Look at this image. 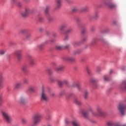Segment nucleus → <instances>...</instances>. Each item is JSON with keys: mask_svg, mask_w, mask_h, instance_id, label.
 <instances>
[{"mask_svg": "<svg viewBox=\"0 0 126 126\" xmlns=\"http://www.w3.org/2000/svg\"><path fill=\"white\" fill-rule=\"evenodd\" d=\"M38 48L39 50H42L43 49V48L44 47V45L43 44H40L39 45H38Z\"/></svg>", "mask_w": 126, "mask_h": 126, "instance_id": "obj_35", "label": "nucleus"}, {"mask_svg": "<svg viewBox=\"0 0 126 126\" xmlns=\"http://www.w3.org/2000/svg\"><path fill=\"white\" fill-rule=\"evenodd\" d=\"M1 114L3 120L5 121V122L8 123V124H10V123L12 122V119L11 118V116H10V115L8 114V113H6L5 111H1Z\"/></svg>", "mask_w": 126, "mask_h": 126, "instance_id": "obj_2", "label": "nucleus"}, {"mask_svg": "<svg viewBox=\"0 0 126 126\" xmlns=\"http://www.w3.org/2000/svg\"><path fill=\"white\" fill-rule=\"evenodd\" d=\"M17 5H18V6L20 7V6H21L22 5V4L21 3V2H18L17 3Z\"/></svg>", "mask_w": 126, "mask_h": 126, "instance_id": "obj_51", "label": "nucleus"}, {"mask_svg": "<svg viewBox=\"0 0 126 126\" xmlns=\"http://www.w3.org/2000/svg\"><path fill=\"white\" fill-rule=\"evenodd\" d=\"M18 103L22 106L26 105V104H27V100H26V98H25L24 96L21 95L19 98Z\"/></svg>", "mask_w": 126, "mask_h": 126, "instance_id": "obj_6", "label": "nucleus"}, {"mask_svg": "<svg viewBox=\"0 0 126 126\" xmlns=\"http://www.w3.org/2000/svg\"><path fill=\"white\" fill-rule=\"evenodd\" d=\"M108 6L110 7V8H116V5L113 3H110L108 5Z\"/></svg>", "mask_w": 126, "mask_h": 126, "instance_id": "obj_22", "label": "nucleus"}, {"mask_svg": "<svg viewBox=\"0 0 126 126\" xmlns=\"http://www.w3.org/2000/svg\"><path fill=\"white\" fill-rule=\"evenodd\" d=\"M91 31H92V32H94L96 31V27H91Z\"/></svg>", "mask_w": 126, "mask_h": 126, "instance_id": "obj_34", "label": "nucleus"}, {"mask_svg": "<svg viewBox=\"0 0 126 126\" xmlns=\"http://www.w3.org/2000/svg\"><path fill=\"white\" fill-rule=\"evenodd\" d=\"M106 31H110V29H106Z\"/></svg>", "mask_w": 126, "mask_h": 126, "instance_id": "obj_59", "label": "nucleus"}, {"mask_svg": "<svg viewBox=\"0 0 126 126\" xmlns=\"http://www.w3.org/2000/svg\"><path fill=\"white\" fill-rule=\"evenodd\" d=\"M47 19H48V22L49 23H51L53 22V21H54V18H53L52 17H48L47 18Z\"/></svg>", "mask_w": 126, "mask_h": 126, "instance_id": "obj_23", "label": "nucleus"}, {"mask_svg": "<svg viewBox=\"0 0 126 126\" xmlns=\"http://www.w3.org/2000/svg\"><path fill=\"white\" fill-rule=\"evenodd\" d=\"M96 42H97V39H96V38H94L92 41V44L94 45Z\"/></svg>", "mask_w": 126, "mask_h": 126, "instance_id": "obj_38", "label": "nucleus"}, {"mask_svg": "<svg viewBox=\"0 0 126 126\" xmlns=\"http://www.w3.org/2000/svg\"><path fill=\"white\" fill-rule=\"evenodd\" d=\"M96 111L97 112L98 115L94 112L93 109H92L91 107H90L88 110L83 111L82 114L83 117L86 118H88V116H89V113H90V112L92 113L93 116H94V117H97V116H99V117H102V116H104V111H103V110L100 107L97 106L96 107Z\"/></svg>", "mask_w": 126, "mask_h": 126, "instance_id": "obj_1", "label": "nucleus"}, {"mask_svg": "<svg viewBox=\"0 0 126 126\" xmlns=\"http://www.w3.org/2000/svg\"><path fill=\"white\" fill-rule=\"evenodd\" d=\"M47 126H52L51 125H48Z\"/></svg>", "mask_w": 126, "mask_h": 126, "instance_id": "obj_62", "label": "nucleus"}, {"mask_svg": "<svg viewBox=\"0 0 126 126\" xmlns=\"http://www.w3.org/2000/svg\"><path fill=\"white\" fill-rule=\"evenodd\" d=\"M101 67H97L96 72H97V73H99L100 71H101Z\"/></svg>", "mask_w": 126, "mask_h": 126, "instance_id": "obj_39", "label": "nucleus"}, {"mask_svg": "<svg viewBox=\"0 0 126 126\" xmlns=\"http://www.w3.org/2000/svg\"><path fill=\"white\" fill-rule=\"evenodd\" d=\"M80 51H79V50H76L74 52V54L75 55H78V54H80Z\"/></svg>", "mask_w": 126, "mask_h": 126, "instance_id": "obj_42", "label": "nucleus"}, {"mask_svg": "<svg viewBox=\"0 0 126 126\" xmlns=\"http://www.w3.org/2000/svg\"><path fill=\"white\" fill-rule=\"evenodd\" d=\"M9 45L11 47H14V46H15V43L10 41L9 42Z\"/></svg>", "mask_w": 126, "mask_h": 126, "instance_id": "obj_27", "label": "nucleus"}, {"mask_svg": "<svg viewBox=\"0 0 126 126\" xmlns=\"http://www.w3.org/2000/svg\"><path fill=\"white\" fill-rule=\"evenodd\" d=\"M2 83L1 82H0V89L2 88Z\"/></svg>", "mask_w": 126, "mask_h": 126, "instance_id": "obj_53", "label": "nucleus"}, {"mask_svg": "<svg viewBox=\"0 0 126 126\" xmlns=\"http://www.w3.org/2000/svg\"><path fill=\"white\" fill-rule=\"evenodd\" d=\"M23 82L24 83V84H28V83H29V80H28V79H24L23 80Z\"/></svg>", "mask_w": 126, "mask_h": 126, "instance_id": "obj_29", "label": "nucleus"}, {"mask_svg": "<svg viewBox=\"0 0 126 126\" xmlns=\"http://www.w3.org/2000/svg\"><path fill=\"white\" fill-rule=\"evenodd\" d=\"M27 68H28V65L27 64H25L22 66L21 69L24 72H27Z\"/></svg>", "mask_w": 126, "mask_h": 126, "instance_id": "obj_16", "label": "nucleus"}, {"mask_svg": "<svg viewBox=\"0 0 126 126\" xmlns=\"http://www.w3.org/2000/svg\"><path fill=\"white\" fill-rule=\"evenodd\" d=\"M95 81H96V80H95V79H92L90 80V82H92V83H93V82H95Z\"/></svg>", "mask_w": 126, "mask_h": 126, "instance_id": "obj_52", "label": "nucleus"}, {"mask_svg": "<svg viewBox=\"0 0 126 126\" xmlns=\"http://www.w3.org/2000/svg\"><path fill=\"white\" fill-rule=\"evenodd\" d=\"M88 95H89V92H88V91H86L85 92V95H84L85 99H87V98H88Z\"/></svg>", "mask_w": 126, "mask_h": 126, "instance_id": "obj_24", "label": "nucleus"}, {"mask_svg": "<svg viewBox=\"0 0 126 126\" xmlns=\"http://www.w3.org/2000/svg\"><path fill=\"white\" fill-rule=\"evenodd\" d=\"M65 83H67V81H65Z\"/></svg>", "mask_w": 126, "mask_h": 126, "instance_id": "obj_64", "label": "nucleus"}, {"mask_svg": "<svg viewBox=\"0 0 126 126\" xmlns=\"http://www.w3.org/2000/svg\"><path fill=\"white\" fill-rule=\"evenodd\" d=\"M64 62H69L70 63H73L75 62V59L70 56H66L63 58Z\"/></svg>", "mask_w": 126, "mask_h": 126, "instance_id": "obj_8", "label": "nucleus"}, {"mask_svg": "<svg viewBox=\"0 0 126 126\" xmlns=\"http://www.w3.org/2000/svg\"><path fill=\"white\" fill-rule=\"evenodd\" d=\"M112 72H113V70H111L110 71V73L111 74V73H112Z\"/></svg>", "mask_w": 126, "mask_h": 126, "instance_id": "obj_58", "label": "nucleus"}, {"mask_svg": "<svg viewBox=\"0 0 126 126\" xmlns=\"http://www.w3.org/2000/svg\"><path fill=\"white\" fill-rule=\"evenodd\" d=\"M29 90L30 92H34L35 91V87L32 86L29 88Z\"/></svg>", "mask_w": 126, "mask_h": 126, "instance_id": "obj_25", "label": "nucleus"}, {"mask_svg": "<svg viewBox=\"0 0 126 126\" xmlns=\"http://www.w3.org/2000/svg\"><path fill=\"white\" fill-rule=\"evenodd\" d=\"M41 119H42V115L39 113H37L33 117V124H34V125H37V124L40 123Z\"/></svg>", "mask_w": 126, "mask_h": 126, "instance_id": "obj_4", "label": "nucleus"}, {"mask_svg": "<svg viewBox=\"0 0 126 126\" xmlns=\"http://www.w3.org/2000/svg\"><path fill=\"white\" fill-rule=\"evenodd\" d=\"M25 12L27 13V14L29 15V14L32 13V10H31L29 8H26L25 9Z\"/></svg>", "mask_w": 126, "mask_h": 126, "instance_id": "obj_19", "label": "nucleus"}, {"mask_svg": "<svg viewBox=\"0 0 126 126\" xmlns=\"http://www.w3.org/2000/svg\"><path fill=\"white\" fill-rule=\"evenodd\" d=\"M73 31V28H69L67 29L66 32H72Z\"/></svg>", "mask_w": 126, "mask_h": 126, "instance_id": "obj_33", "label": "nucleus"}, {"mask_svg": "<svg viewBox=\"0 0 126 126\" xmlns=\"http://www.w3.org/2000/svg\"><path fill=\"white\" fill-rule=\"evenodd\" d=\"M22 124H23V125H25V124H27V119H22Z\"/></svg>", "mask_w": 126, "mask_h": 126, "instance_id": "obj_32", "label": "nucleus"}, {"mask_svg": "<svg viewBox=\"0 0 126 126\" xmlns=\"http://www.w3.org/2000/svg\"><path fill=\"white\" fill-rule=\"evenodd\" d=\"M39 31L40 32H43L45 31V29L44 28H40L39 29Z\"/></svg>", "mask_w": 126, "mask_h": 126, "instance_id": "obj_44", "label": "nucleus"}, {"mask_svg": "<svg viewBox=\"0 0 126 126\" xmlns=\"http://www.w3.org/2000/svg\"><path fill=\"white\" fill-rule=\"evenodd\" d=\"M65 123L66 124V125H69L70 124V121L69 120H66Z\"/></svg>", "mask_w": 126, "mask_h": 126, "instance_id": "obj_50", "label": "nucleus"}, {"mask_svg": "<svg viewBox=\"0 0 126 126\" xmlns=\"http://www.w3.org/2000/svg\"><path fill=\"white\" fill-rule=\"evenodd\" d=\"M5 53V51H4V50H0V55H4Z\"/></svg>", "mask_w": 126, "mask_h": 126, "instance_id": "obj_43", "label": "nucleus"}, {"mask_svg": "<svg viewBox=\"0 0 126 126\" xmlns=\"http://www.w3.org/2000/svg\"><path fill=\"white\" fill-rule=\"evenodd\" d=\"M85 31H87V30L85 29H84L83 31V32H85Z\"/></svg>", "mask_w": 126, "mask_h": 126, "instance_id": "obj_57", "label": "nucleus"}, {"mask_svg": "<svg viewBox=\"0 0 126 126\" xmlns=\"http://www.w3.org/2000/svg\"><path fill=\"white\" fill-rule=\"evenodd\" d=\"M72 87H77L78 89H81V83H73L72 85Z\"/></svg>", "mask_w": 126, "mask_h": 126, "instance_id": "obj_12", "label": "nucleus"}, {"mask_svg": "<svg viewBox=\"0 0 126 126\" xmlns=\"http://www.w3.org/2000/svg\"><path fill=\"white\" fill-rule=\"evenodd\" d=\"M65 48L66 49H68L69 48H70V45H69V44H67L65 46Z\"/></svg>", "mask_w": 126, "mask_h": 126, "instance_id": "obj_49", "label": "nucleus"}, {"mask_svg": "<svg viewBox=\"0 0 126 126\" xmlns=\"http://www.w3.org/2000/svg\"><path fill=\"white\" fill-rule=\"evenodd\" d=\"M21 85L22 84L20 82L16 83L14 86V90H19L21 88Z\"/></svg>", "mask_w": 126, "mask_h": 126, "instance_id": "obj_10", "label": "nucleus"}, {"mask_svg": "<svg viewBox=\"0 0 126 126\" xmlns=\"http://www.w3.org/2000/svg\"><path fill=\"white\" fill-rule=\"evenodd\" d=\"M21 15L22 16H23V17H26V16H27L28 14L26 13V11L25 12H22V13H21Z\"/></svg>", "mask_w": 126, "mask_h": 126, "instance_id": "obj_30", "label": "nucleus"}, {"mask_svg": "<svg viewBox=\"0 0 126 126\" xmlns=\"http://www.w3.org/2000/svg\"><path fill=\"white\" fill-rule=\"evenodd\" d=\"M49 10H50V6H47L44 9V13L49 14Z\"/></svg>", "mask_w": 126, "mask_h": 126, "instance_id": "obj_18", "label": "nucleus"}, {"mask_svg": "<svg viewBox=\"0 0 126 126\" xmlns=\"http://www.w3.org/2000/svg\"><path fill=\"white\" fill-rule=\"evenodd\" d=\"M0 100H1V96L0 95Z\"/></svg>", "mask_w": 126, "mask_h": 126, "instance_id": "obj_61", "label": "nucleus"}, {"mask_svg": "<svg viewBox=\"0 0 126 126\" xmlns=\"http://www.w3.org/2000/svg\"><path fill=\"white\" fill-rule=\"evenodd\" d=\"M48 73H49V74H52V73H53L52 70H51L50 69H48Z\"/></svg>", "mask_w": 126, "mask_h": 126, "instance_id": "obj_48", "label": "nucleus"}, {"mask_svg": "<svg viewBox=\"0 0 126 126\" xmlns=\"http://www.w3.org/2000/svg\"><path fill=\"white\" fill-rule=\"evenodd\" d=\"M51 43H53V42H55V40L52 39L51 40Z\"/></svg>", "mask_w": 126, "mask_h": 126, "instance_id": "obj_55", "label": "nucleus"}, {"mask_svg": "<svg viewBox=\"0 0 126 126\" xmlns=\"http://www.w3.org/2000/svg\"><path fill=\"white\" fill-rule=\"evenodd\" d=\"M11 1H12V2H14V1H15V0H11Z\"/></svg>", "mask_w": 126, "mask_h": 126, "instance_id": "obj_60", "label": "nucleus"}, {"mask_svg": "<svg viewBox=\"0 0 126 126\" xmlns=\"http://www.w3.org/2000/svg\"><path fill=\"white\" fill-rule=\"evenodd\" d=\"M64 94V92H63V93H61L60 94L61 95H63V94Z\"/></svg>", "mask_w": 126, "mask_h": 126, "instance_id": "obj_54", "label": "nucleus"}, {"mask_svg": "<svg viewBox=\"0 0 126 126\" xmlns=\"http://www.w3.org/2000/svg\"><path fill=\"white\" fill-rule=\"evenodd\" d=\"M66 27H67V24L63 23L59 27V30L60 31H64Z\"/></svg>", "mask_w": 126, "mask_h": 126, "instance_id": "obj_11", "label": "nucleus"}, {"mask_svg": "<svg viewBox=\"0 0 126 126\" xmlns=\"http://www.w3.org/2000/svg\"><path fill=\"white\" fill-rule=\"evenodd\" d=\"M29 29H23V32H29Z\"/></svg>", "mask_w": 126, "mask_h": 126, "instance_id": "obj_45", "label": "nucleus"}, {"mask_svg": "<svg viewBox=\"0 0 126 126\" xmlns=\"http://www.w3.org/2000/svg\"><path fill=\"white\" fill-rule=\"evenodd\" d=\"M81 21H82V20L81 19V18H77L76 19V22H77V23H80V22H81Z\"/></svg>", "mask_w": 126, "mask_h": 126, "instance_id": "obj_36", "label": "nucleus"}, {"mask_svg": "<svg viewBox=\"0 0 126 126\" xmlns=\"http://www.w3.org/2000/svg\"><path fill=\"white\" fill-rule=\"evenodd\" d=\"M21 50H17L15 51V55L16 56L18 61H20L22 59V55H21Z\"/></svg>", "mask_w": 126, "mask_h": 126, "instance_id": "obj_9", "label": "nucleus"}, {"mask_svg": "<svg viewBox=\"0 0 126 126\" xmlns=\"http://www.w3.org/2000/svg\"><path fill=\"white\" fill-rule=\"evenodd\" d=\"M90 20H92V19L91 18H90Z\"/></svg>", "mask_w": 126, "mask_h": 126, "instance_id": "obj_63", "label": "nucleus"}, {"mask_svg": "<svg viewBox=\"0 0 126 126\" xmlns=\"http://www.w3.org/2000/svg\"><path fill=\"white\" fill-rule=\"evenodd\" d=\"M77 10H78V9H77V7H74L72 9V12H76V11H77Z\"/></svg>", "mask_w": 126, "mask_h": 126, "instance_id": "obj_37", "label": "nucleus"}, {"mask_svg": "<svg viewBox=\"0 0 126 126\" xmlns=\"http://www.w3.org/2000/svg\"><path fill=\"white\" fill-rule=\"evenodd\" d=\"M86 70L88 74L90 75L91 74V71L90 70V68H89V67H87Z\"/></svg>", "mask_w": 126, "mask_h": 126, "instance_id": "obj_28", "label": "nucleus"}, {"mask_svg": "<svg viewBox=\"0 0 126 126\" xmlns=\"http://www.w3.org/2000/svg\"><path fill=\"white\" fill-rule=\"evenodd\" d=\"M107 126H115V123H114L113 122L109 121L107 123Z\"/></svg>", "mask_w": 126, "mask_h": 126, "instance_id": "obj_21", "label": "nucleus"}, {"mask_svg": "<svg viewBox=\"0 0 126 126\" xmlns=\"http://www.w3.org/2000/svg\"><path fill=\"white\" fill-rule=\"evenodd\" d=\"M64 69V66H59L55 68V71H57V72H60V71H62V70H63Z\"/></svg>", "mask_w": 126, "mask_h": 126, "instance_id": "obj_13", "label": "nucleus"}, {"mask_svg": "<svg viewBox=\"0 0 126 126\" xmlns=\"http://www.w3.org/2000/svg\"><path fill=\"white\" fill-rule=\"evenodd\" d=\"M38 20L39 21H40V22H44V21H45V18L42 17H39Z\"/></svg>", "mask_w": 126, "mask_h": 126, "instance_id": "obj_31", "label": "nucleus"}, {"mask_svg": "<svg viewBox=\"0 0 126 126\" xmlns=\"http://www.w3.org/2000/svg\"><path fill=\"white\" fill-rule=\"evenodd\" d=\"M94 19L97 20L98 18H99V12L97 11H96L94 12Z\"/></svg>", "mask_w": 126, "mask_h": 126, "instance_id": "obj_17", "label": "nucleus"}, {"mask_svg": "<svg viewBox=\"0 0 126 126\" xmlns=\"http://www.w3.org/2000/svg\"><path fill=\"white\" fill-rule=\"evenodd\" d=\"M63 82L59 81V85L60 86V87H62L63 86Z\"/></svg>", "mask_w": 126, "mask_h": 126, "instance_id": "obj_47", "label": "nucleus"}, {"mask_svg": "<svg viewBox=\"0 0 126 126\" xmlns=\"http://www.w3.org/2000/svg\"><path fill=\"white\" fill-rule=\"evenodd\" d=\"M62 48H63V47H62V46H56V49L57 50H62Z\"/></svg>", "mask_w": 126, "mask_h": 126, "instance_id": "obj_46", "label": "nucleus"}, {"mask_svg": "<svg viewBox=\"0 0 126 126\" xmlns=\"http://www.w3.org/2000/svg\"><path fill=\"white\" fill-rule=\"evenodd\" d=\"M3 80V76H2V74H0V82H2Z\"/></svg>", "mask_w": 126, "mask_h": 126, "instance_id": "obj_40", "label": "nucleus"}, {"mask_svg": "<svg viewBox=\"0 0 126 126\" xmlns=\"http://www.w3.org/2000/svg\"><path fill=\"white\" fill-rule=\"evenodd\" d=\"M83 41L84 42V41H86V38H84L83 39Z\"/></svg>", "mask_w": 126, "mask_h": 126, "instance_id": "obj_56", "label": "nucleus"}, {"mask_svg": "<svg viewBox=\"0 0 126 126\" xmlns=\"http://www.w3.org/2000/svg\"><path fill=\"white\" fill-rule=\"evenodd\" d=\"M40 100L42 102H48L49 100V97L47 94H46V92H45L44 89H42Z\"/></svg>", "mask_w": 126, "mask_h": 126, "instance_id": "obj_5", "label": "nucleus"}, {"mask_svg": "<svg viewBox=\"0 0 126 126\" xmlns=\"http://www.w3.org/2000/svg\"><path fill=\"white\" fill-rule=\"evenodd\" d=\"M57 7H60V5H61L62 4V0H57Z\"/></svg>", "mask_w": 126, "mask_h": 126, "instance_id": "obj_26", "label": "nucleus"}, {"mask_svg": "<svg viewBox=\"0 0 126 126\" xmlns=\"http://www.w3.org/2000/svg\"><path fill=\"white\" fill-rule=\"evenodd\" d=\"M89 10V7L88 6L84 7L81 9V11L86 12Z\"/></svg>", "mask_w": 126, "mask_h": 126, "instance_id": "obj_20", "label": "nucleus"}, {"mask_svg": "<svg viewBox=\"0 0 126 126\" xmlns=\"http://www.w3.org/2000/svg\"><path fill=\"white\" fill-rule=\"evenodd\" d=\"M72 125L73 126H80L79 122L76 119H74L72 122Z\"/></svg>", "mask_w": 126, "mask_h": 126, "instance_id": "obj_15", "label": "nucleus"}, {"mask_svg": "<svg viewBox=\"0 0 126 126\" xmlns=\"http://www.w3.org/2000/svg\"><path fill=\"white\" fill-rule=\"evenodd\" d=\"M103 78L105 81H108L109 80V78L107 76H104Z\"/></svg>", "mask_w": 126, "mask_h": 126, "instance_id": "obj_41", "label": "nucleus"}, {"mask_svg": "<svg viewBox=\"0 0 126 126\" xmlns=\"http://www.w3.org/2000/svg\"><path fill=\"white\" fill-rule=\"evenodd\" d=\"M126 109V104L124 103V102H121L119 103L118 106V109L119 110V112L121 113L122 115L124 116L125 115V110Z\"/></svg>", "mask_w": 126, "mask_h": 126, "instance_id": "obj_3", "label": "nucleus"}, {"mask_svg": "<svg viewBox=\"0 0 126 126\" xmlns=\"http://www.w3.org/2000/svg\"><path fill=\"white\" fill-rule=\"evenodd\" d=\"M28 58L30 66L33 67V66L36 64V63H35V59L32 56H29Z\"/></svg>", "mask_w": 126, "mask_h": 126, "instance_id": "obj_7", "label": "nucleus"}, {"mask_svg": "<svg viewBox=\"0 0 126 126\" xmlns=\"http://www.w3.org/2000/svg\"><path fill=\"white\" fill-rule=\"evenodd\" d=\"M74 103L76 104V105H78V106H81L82 103L81 101L79 100V99L77 98H75L74 100Z\"/></svg>", "mask_w": 126, "mask_h": 126, "instance_id": "obj_14", "label": "nucleus"}]
</instances>
